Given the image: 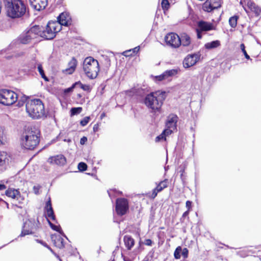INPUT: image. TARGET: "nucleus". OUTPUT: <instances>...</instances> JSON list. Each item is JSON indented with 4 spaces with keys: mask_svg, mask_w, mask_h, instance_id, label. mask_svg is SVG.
<instances>
[{
    "mask_svg": "<svg viewBox=\"0 0 261 261\" xmlns=\"http://www.w3.org/2000/svg\"><path fill=\"white\" fill-rule=\"evenodd\" d=\"M40 131L37 127H28L22 135L21 146L27 149L32 150L38 145Z\"/></svg>",
    "mask_w": 261,
    "mask_h": 261,
    "instance_id": "f257e3e1",
    "label": "nucleus"
},
{
    "mask_svg": "<svg viewBox=\"0 0 261 261\" xmlns=\"http://www.w3.org/2000/svg\"><path fill=\"white\" fill-rule=\"evenodd\" d=\"M7 15L11 18H18L26 13L27 7L22 0H3Z\"/></svg>",
    "mask_w": 261,
    "mask_h": 261,
    "instance_id": "f03ea898",
    "label": "nucleus"
},
{
    "mask_svg": "<svg viewBox=\"0 0 261 261\" xmlns=\"http://www.w3.org/2000/svg\"><path fill=\"white\" fill-rule=\"evenodd\" d=\"M166 98L165 91H156L147 94L144 100V103L149 109L153 111H159Z\"/></svg>",
    "mask_w": 261,
    "mask_h": 261,
    "instance_id": "7ed1b4c3",
    "label": "nucleus"
},
{
    "mask_svg": "<svg viewBox=\"0 0 261 261\" xmlns=\"http://www.w3.org/2000/svg\"><path fill=\"white\" fill-rule=\"evenodd\" d=\"M25 108L29 115L34 119H39L45 115L43 103L39 99L27 100Z\"/></svg>",
    "mask_w": 261,
    "mask_h": 261,
    "instance_id": "20e7f679",
    "label": "nucleus"
},
{
    "mask_svg": "<svg viewBox=\"0 0 261 261\" xmlns=\"http://www.w3.org/2000/svg\"><path fill=\"white\" fill-rule=\"evenodd\" d=\"M83 70L88 78L95 79L99 71L98 62L92 57H87L83 62Z\"/></svg>",
    "mask_w": 261,
    "mask_h": 261,
    "instance_id": "39448f33",
    "label": "nucleus"
},
{
    "mask_svg": "<svg viewBox=\"0 0 261 261\" xmlns=\"http://www.w3.org/2000/svg\"><path fill=\"white\" fill-rule=\"evenodd\" d=\"M44 212L45 214V216L47 219V222L50 227V228L55 231L58 232L62 236L65 237L67 239V237L65 236L64 233L63 232L61 226L60 225L57 226L52 223L48 219V218H50L53 221L57 222V220L56 218L55 215L54 214V212L52 207L51 199L50 197H49L48 200L46 202L45 206L44 207Z\"/></svg>",
    "mask_w": 261,
    "mask_h": 261,
    "instance_id": "423d86ee",
    "label": "nucleus"
},
{
    "mask_svg": "<svg viewBox=\"0 0 261 261\" xmlns=\"http://www.w3.org/2000/svg\"><path fill=\"white\" fill-rule=\"evenodd\" d=\"M41 33L40 37L49 40L56 36V34L61 30V27L58 22L49 21L45 30L40 26Z\"/></svg>",
    "mask_w": 261,
    "mask_h": 261,
    "instance_id": "0eeeda50",
    "label": "nucleus"
},
{
    "mask_svg": "<svg viewBox=\"0 0 261 261\" xmlns=\"http://www.w3.org/2000/svg\"><path fill=\"white\" fill-rule=\"evenodd\" d=\"M41 27L39 25H34L26 31L19 37L20 42L22 44H28L40 37Z\"/></svg>",
    "mask_w": 261,
    "mask_h": 261,
    "instance_id": "6e6552de",
    "label": "nucleus"
},
{
    "mask_svg": "<svg viewBox=\"0 0 261 261\" xmlns=\"http://www.w3.org/2000/svg\"><path fill=\"white\" fill-rule=\"evenodd\" d=\"M39 221L34 219H30L23 223L21 233L18 237H23L27 235L35 233L39 228Z\"/></svg>",
    "mask_w": 261,
    "mask_h": 261,
    "instance_id": "1a4fd4ad",
    "label": "nucleus"
},
{
    "mask_svg": "<svg viewBox=\"0 0 261 261\" xmlns=\"http://www.w3.org/2000/svg\"><path fill=\"white\" fill-rule=\"evenodd\" d=\"M17 99V94L14 92L7 89L0 90V103L10 106L14 103Z\"/></svg>",
    "mask_w": 261,
    "mask_h": 261,
    "instance_id": "9d476101",
    "label": "nucleus"
},
{
    "mask_svg": "<svg viewBox=\"0 0 261 261\" xmlns=\"http://www.w3.org/2000/svg\"><path fill=\"white\" fill-rule=\"evenodd\" d=\"M128 202L124 198H118L116 200L115 211L119 216L124 215L128 210Z\"/></svg>",
    "mask_w": 261,
    "mask_h": 261,
    "instance_id": "9b49d317",
    "label": "nucleus"
},
{
    "mask_svg": "<svg viewBox=\"0 0 261 261\" xmlns=\"http://www.w3.org/2000/svg\"><path fill=\"white\" fill-rule=\"evenodd\" d=\"M180 71L179 68L172 69L164 71L162 74L156 76L155 79L156 81H165L170 82L172 78L175 76Z\"/></svg>",
    "mask_w": 261,
    "mask_h": 261,
    "instance_id": "f8f14e48",
    "label": "nucleus"
},
{
    "mask_svg": "<svg viewBox=\"0 0 261 261\" xmlns=\"http://www.w3.org/2000/svg\"><path fill=\"white\" fill-rule=\"evenodd\" d=\"M165 41L167 45L173 48H177L180 45V37L174 33L168 34L165 37Z\"/></svg>",
    "mask_w": 261,
    "mask_h": 261,
    "instance_id": "ddd939ff",
    "label": "nucleus"
},
{
    "mask_svg": "<svg viewBox=\"0 0 261 261\" xmlns=\"http://www.w3.org/2000/svg\"><path fill=\"white\" fill-rule=\"evenodd\" d=\"M201 55L199 53L190 54L187 56L183 61V66L188 68L194 66L199 60Z\"/></svg>",
    "mask_w": 261,
    "mask_h": 261,
    "instance_id": "4468645a",
    "label": "nucleus"
},
{
    "mask_svg": "<svg viewBox=\"0 0 261 261\" xmlns=\"http://www.w3.org/2000/svg\"><path fill=\"white\" fill-rule=\"evenodd\" d=\"M58 22L60 25L68 26L71 24V18L69 13L63 12L57 17Z\"/></svg>",
    "mask_w": 261,
    "mask_h": 261,
    "instance_id": "2eb2a0df",
    "label": "nucleus"
},
{
    "mask_svg": "<svg viewBox=\"0 0 261 261\" xmlns=\"http://www.w3.org/2000/svg\"><path fill=\"white\" fill-rule=\"evenodd\" d=\"M48 162L50 164L63 166L66 163V158L62 154L57 155L50 157L48 159Z\"/></svg>",
    "mask_w": 261,
    "mask_h": 261,
    "instance_id": "dca6fc26",
    "label": "nucleus"
},
{
    "mask_svg": "<svg viewBox=\"0 0 261 261\" xmlns=\"http://www.w3.org/2000/svg\"><path fill=\"white\" fill-rule=\"evenodd\" d=\"M178 118L176 115L174 114H170L167 118L166 127L175 129L176 128V123L178 121Z\"/></svg>",
    "mask_w": 261,
    "mask_h": 261,
    "instance_id": "f3484780",
    "label": "nucleus"
},
{
    "mask_svg": "<svg viewBox=\"0 0 261 261\" xmlns=\"http://www.w3.org/2000/svg\"><path fill=\"white\" fill-rule=\"evenodd\" d=\"M30 4L35 10L40 11L45 8L47 0H30Z\"/></svg>",
    "mask_w": 261,
    "mask_h": 261,
    "instance_id": "a211bd4d",
    "label": "nucleus"
},
{
    "mask_svg": "<svg viewBox=\"0 0 261 261\" xmlns=\"http://www.w3.org/2000/svg\"><path fill=\"white\" fill-rule=\"evenodd\" d=\"M51 241L54 242V245L59 248H63L65 245L64 243V239L60 235L54 234L50 236Z\"/></svg>",
    "mask_w": 261,
    "mask_h": 261,
    "instance_id": "6ab92c4d",
    "label": "nucleus"
},
{
    "mask_svg": "<svg viewBox=\"0 0 261 261\" xmlns=\"http://www.w3.org/2000/svg\"><path fill=\"white\" fill-rule=\"evenodd\" d=\"M10 155L5 151H0V167H5L10 162Z\"/></svg>",
    "mask_w": 261,
    "mask_h": 261,
    "instance_id": "aec40b11",
    "label": "nucleus"
},
{
    "mask_svg": "<svg viewBox=\"0 0 261 261\" xmlns=\"http://www.w3.org/2000/svg\"><path fill=\"white\" fill-rule=\"evenodd\" d=\"M198 28L201 31H208L214 30V27L212 23L204 21H200L198 23Z\"/></svg>",
    "mask_w": 261,
    "mask_h": 261,
    "instance_id": "412c9836",
    "label": "nucleus"
},
{
    "mask_svg": "<svg viewBox=\"0 0 261 261\" xmlns=\"http://www.w3.org/2000/svg\"><path fill=\"white\" fill-rule=\"evenodd\" d=\"M77 65V61L74 58H72V59L68 63V68H66L65 70H63V72L67 74H72L75 70V68Z\"/></svg>",
    "mask_w": 261,
    "mask_h": 261,
    "instance_id": "4be33fe9",
    "label": "nucleus"
},
{
    "mask_svg": "<svg viewBox=\"0 0 261 261\" xmlns=\"http://www.w3.org/2000/svg\"><path fill=\"white\" fill-rule=\"evenodd\" d=\"M247 6L248 8L256 15H259L261 14V9L253 1L251 0L248 1Z\"/></svg>",
    "mask_w": 261,
    "mask_h": 261,
    "instance_id": "5701e85b",
    "label": "nucleus"
},
{
    "mask_svg": "<svg viewBox=\"0 0 261 261\" xmlns=\"http://www.w3.org/2000/svg\"><path fill=\"white\" fill-rule=\"evenodd\" d=\"M168 185V180L165 179L161 181L156 187L153 190L152 196H156L158 193L162 191L164 188H166Z\"/></svg>",
    "mask_w": 261,
    "mask_h": 261,
    "instance_id": "b1692460",
    "label": "nucleus"
},
{
    "mask_svg": "<svg viewBox=\"0 0 261 261\" xmlns=\"http://www.w3.org/2000/svg\"><path fill=\"white\" fill-rule=\"evenodd\" d=\"M180 45L184 46H188L191 44V38L189 35L186 33H183L180 37Z\"/></svg>",
    "mask_w": 261,
    "mask_h": 261,
    "instance_id": "393cba45",
    "label": "nucleus"
},
{
    "mask_svg": "<svg viewBox=\"0 0 261 261\" xmlns=\"http://www.w3.org/2000/svg\"><path fill=\"white\" fill-rule=\"evenodd\" d=\"M123 240L126 247L128 250H130L135 244L133 238L129 236H125Z\"/></svg>",
    "mask_w": 261,
    "mask_h": 261,
    "instance_id": "a878e982",
    "label": "nucleus"
},
{
    "mask_svg": "<svg viewBox=\"0 0 261 261\" xmlns=\"http://www.w3.org/2000/svg\"><path fill=\"white\" fill-rule=\"evenodd\" d=\"M220 45V42L219 40L213 41L211 42L206 43L204 45L205 47L208 49H211L217 48Z\"/></svg>",
    "mask_w": 261,
    "mask_h": 261,
    "instance_id": "bb28decb",
    "label": "nucleus"
},
{
    "mask_svg": "<svg viewBox=\"0 0 261 261\" xmlns=\"http://www.w3.org/2000/svg\"><path fill=\"white\" fill-rule=\"evenodd\" d=\"M239 19L238 15H234L229 19V24L231 28H234L237 25V21Z\"/></svg>",
    "mask_w": 261,
    "mask_h": 261,
    "instance_id": "cd10ccee",
    "label": "nucleus"
},
{
    "mask_svg": "<svg viewBox=\"0 0 261 261\" xmlns=\"http://www.w3.org/2000/svg\"><path fill=\"white\" fill-rule=\"evenodd\" d=\"M6 196H18L19 195V192L18 190L13 188H9L6 191Z\"/></svg>",
    "mask_w": 261,
    "mask_h": 261,
    "instance_id": "c85d7f7f",
    "label": "nucleus"
},
{
    "mask_svg": "<svg viewBox=\"0 0 261 261\" xmlns=\"http://www.w3.org/2000/svg\"><path fill=\"white\" fill-rule=\"evenodd\" d=\"M215 8V7H214L211 4V0H207L204 4L203 9H204V11H206L207 12H211V11H212Z\"/></svg>",
    "mask_w": 261,
    "mask_h": 261,
    "instance_id": "c756f323",
    "label": "nucleus"
},
{
    "mask_svg": "<svg viewBox=\"0 0 261 261\" xmlns=\"http://www.w3.org/2000/svg\"><path fill=\"white\" fill-rule=\"evenodd\" d=\"M38 70L41 75V77L45 81H48L49 80L45 75L44 70L43 69V68L42 67L41 64H38L37 66Z\"/></svg>",
    "mask_w": 261,
    "mask_h": 261,
    "instance_id": "7c9ffc66",
    "label": "nucleus"
},
{
    "mask_svg": "<svg viewBox=\"0 0 261 261\" xmlns=\"http://www.w3.org/2000/svg\"><path fill=\"white\" fill-rule=\"evenodd\" d=\"M74 86H79L81 89L84 90V91H89L90 90V87L89 85H83L80 82H76L74 84Z\"/></svg>",
    "mask_w": 261,
    "mask_h": 261,
    "instance_id": "2f4dec72",
    "label": "nucleus"
},
{
    "mask_svg": "<svg viewBox=\"0 0 261 261\" xmlns=\"http://www.w3.org/2000/svg\"><path fill=\"white\" fill-rule=\"evenodd\" d=\"M139 49H140L139 46H137V47L134 48L132 49H130V50H126V51H124L123 53V55H124L125 56H129L132 55V54H128L129 53L132 51L134 54H136L139 51Z\"/></svg>",
    "mask_w": 261,
    "mask_h": 261,
    "instance_id": "473e14b6",
    "label": "nucleus"
},
{
    "mask_svg": "<svg viewBox=\"0 0 261 261\" xmlns=\"http://www.w3.org/2000/svg\"><path fill=\"white\" fill-rule=\"evenodd\" d=\"M181 251L182 248L180 246H178L175 249L174 252V256L175 259H178L180 258V253Z\"/></svg>",
    "mask_w": 261,
    "mask_h": 261,
    "instance_id": "72a5a7b5",
    "label": "nucleus"
},
{
    "mask_svg": "<svg viewBox=\"0 0 261 261\" xmlns=\"http://www.w3.org/2000/svg\"><path fill=\"white\" fill-rule=\"evenodd\" d=\"M82 111V108L81 107L78 108H72L70 110L71 115H75L80 114Z\"/></svg>",
    "mask_w": 261,
    "mask_h": 261,
    "instance_id": "f704fd0d",
    "label": "nucleus"
},
{
    "mask_svg": "<svg viewBox=\"0 0 261 261\" xmlns=\"http://www.w3.org/2000/svg\"><path fill=\"white\" fill-rule=\"evenodd\" d=\"M41 187L40 185H35L33 187V191L35 195H40L42 193L40 191V189Z\"/></svg>",
    "mask_w": 261,
    "mask_h": 261,
    "instance_id": "c9c22d12",
    "label": "nucleus"
},
{
    "mask_svg": "<svg viewBox=\"0 0 261 261\" xmlns=\"http://www.w3.org/2000/svg\"><path fill=\"white\" fill-rule=\"evenodd\" d=\"M109 196H116L117 195L122 194V192L116 190H110L108 191Z\"/></svg>",
    "mask_w": 261,
    "mask_h": 261,
    "instance_id": "e433bc0d",
    "label": "nucleus"
},
{
    "mask_svg": "<svg viewBox=\"0 0 261 261\" xmlns=\"http://www.w3.org/2000/svg\"><path fill=\"white\" fill-rule=\"evenodd\" d=\"M87 166L83 162H80L78 165V169L81 171H85L87 170Z\"/></svg>",
    "mask_w": 261,
    "mask_h": 261,
    "instance_id": "4c0bfd02",
    "label": "nucleus"
},
{
    "mask_svg": "<svg viewBox=\"0 0 261 261\" xmlns=\"http://www.w3.org/2000/svg\"><path fill=\"white\" fill-rule=\"evenodd\" d=\"M90 119V118L89 116L84 117L82 120H81L80 124L83 126L86 125L89 122Z\"/></svg>",
    "mask_w": 261,
    "mask_h": 261,
    "instance_id": "58836bf2",
    "label": "nucleus"
},
{
    "mask_svg": "<svg viewBox=\"0 0 261 261\" xmlns=\"http://www.w3.org/2000/svg\"><path fill=\"white\" fill-rule=\"evenodd\" d=\"M240 48L242 51V52L243 53L246 59H250V57L247 54L246 50H245V45L243 44V43H242L240 45Z\"/></svg>",
    "mask_w": 261,
    "mask_h": 261,
    "instance_id": "ea45409f",
    "label": "nucleus"
},
{
    "mask_svg": "<svg viewBox=\"0 0 261 261\" xmlns=\"http://www.w3.org/2000/svg\"><path fill=\"white\" fill-rule=\"evenodd\" d=\"M161 5L163 9L164 10H167L169 6V3L168 0H162Z\"/></svg>",
    "mask_w": 261,
    "mask_h": 261,
    "instance_id": "a19ab883",
    "label": "nucleus"
},
{
    "mask_svg": "<svg viewBox=\"0 0 261 261\" xmlns=\"http://www.w3.org/2000/svg\"><path fill=\"white\" fill-rule=\"evenodd\" d=\"M173 129L172 128L166 127V128L162 133L164 134V135L166 137V136H167L171 134V133L173 132Z\"/></svg>",
    "mask_w": 261,
    "mask_h": 261,
    "instance_id": "79ce46f5",
    "label": "nucleus"
},
{
    "mask_svg": "<svg viewBox=\"0 0 261 261\" xmlns=\"http://www.w3.org/2000/svg\"><path fill=\"white\" fill-rule=\"evenodd\" d=\"M181 253L184 258H187L188 257L189 250L187 248H184Z\"/></svg>",
    "mask_w": 261,
    "mask_h": 261,
    "instance_id": "37998d69",
    "label": "nucleus"
},
{
    "mask_svg": "<svg viewBox=\"0 0 261 261\" xmlns=\"http://www.w3.org/2000/svg\"><path fill=\"white\" fill-rule=\"evenodd\" d=\"M162 140H166V137L165 136L163 133L155 138V142H158Z\"/></svg>",
    "mask_w": 261,
    "mask_h": 261,
    "instance_id": "c03bdc74",
    "label": "nucleus"
},
{
    "mask_svg": "<svg viewBox=\"0 0 261 261\" xmlns=\"http://www.w3.org/2000/svg\"><path fill=\"white\" fill-rule=\"evenodd\" d=\"M87 141V138L86 137H83L80 140L81 145H84Z\"/></svg>",
    "mask_w": 261,
    "mask_h": 261,
    "instance_id": "a18cd8bd",
    "label": "nucleus"
},
{
    "mask_svg": "<svg viewBox=\"0 0 261 261\" xmlns=\"http://www.w3.org/2000/svg\"><path fill=\"white\" fill-rule=\"evenodd\" d=\"M152 243V242L150 239H146L145 241V244L147 246H151Z\"/></svg>",
    "mask_w": 261,
    "mask_h": 261,
    "instance_id": "49530a36",
    "label": "nucleus"
},
{
    "mask_svg": "<svg viewBox=\"0 0 261 261\" xmlns=\"http://www.w3.org/2000/svg\"><path fill=\"white\" fill-rule=\"evenodd\" d=\"M196 32H197V38L198 39H201V37H202V35L201 34V31L199 29L197 28L196 29Z\"/></svg>",
    "mask_w": 261,
    "mask_h": 261,
    "instance_id": "de8ad7c7",
    "label": "nucleus"
},
{
    "mask_svg": "<svg viewBox=\"0 0 261 261\" xmlns=\"http://www.w3.org/2000/svg\"><path fill=\"white\" fill-rule=\"evenodd\" d=\"M192 205V202L190 201H187L186 202V207L188 208V209L189 210L191 207Z\"/></svg>",
    "mask_w": 261,
    "mask_h": 261,
    "instance_id": "09e8293b",
    "label": "nucleus"
},
{
    "mask_svg": "<svg viewBox=\"0 0 261 261\" xmlns=\"http://www.w3.org/2000/svg\"><path fill=\"white\" fill-rule=\"evenodd\" d=\"M42 245L48 249L51 252H54L52 249L45 242L43 243Z\"/></svg>",
    "mask_w": 261,
    "mask_h": 261,
    "instance_id": "8fccbe9b",
    "label": "nucleus"
},
{
    "mask_svg": "<svg viewBox=\"0 0 261 261\" xmlns=\"http://www.w3.org/2000/svg\"><path fill=\"white\" fill-rule=\"evenodd\" d=\"M245 3H247L246 2H244V1H243V0H241L240 1V4L242 6V7H243L244 9L245 10V11L247 12L246 8L244 6V4H245Z\"/></svg>",
    "mask_w": 261,
    "mask_h": 261,
    "instance_id": "3c124183",
    "label": "nucleus"
},
{
    "mask_svg": "<svg viewBox=\"0 0 261 261\" xmlns=\"http://www.w3.org/2000/svg\"><path fill=\"white\" fill-rule=\"evenodd\" d=\"M122 257L124 261H132V259L129 257L124 256L123 254H122Z\"/></svg>",
    "mask_w": 261,
    "mask_h": 261,
    "instance_id": "603ef678",
    "label": "nucleus"
},
{
    "mask_svg": "<svg viewBox=\"0 0 261 261\" xmlns=\"http://www.w3.org/2000/svg\"><path fill=\"white\" fill-rule=\"evenodd\" d=\"M75 87H76V86H74V84L72 86V87H71L70 88H69L65 90V92H70L72 90V89L75 88Z\"/></svg>",
    "mask_w": 261,
    "mask_h": 261,
    "instance_id": "864d4df0",
    "label": "nucleus"
},
{
    "mask_svg": "<svg viewBox=\"0 0 261 261\" xmlns=\"http://www.w3.org/2000/svg\"><path fill=\"white\" fill-rule=\"evenodd\" d=\"M6 189V187L5 185L0 184V191L4 190Z\"/></svg>",
    "mask_w": 261,
    "mask_h": 261,
    "instance_id": "5fc2aeb1",
    "label": "nucleus"
},
{
    "mask_svg": "<svg viewBox=\"0 0 261 261\" xmlns=\"http://www.w3.org/2000/svg\"><path fill=\"white\" fill-rule=\"evenodd\" d=\"M189 210H188L187 211H186L184 213V214H182V217H186V216H187L189 215Z\"/></svg>",
    "mask_w": 261,
    "mask_h": 261,
    "instance_id": "6e6d98bb",
    "label": "nucleus"
},
{
    "mask_svg": "<svg viewBox=\"0 0 261 261\" xmlns=\"http://www.w3.org/2000/svg\"><path fill=\"white\" fill-rule=\"evenodd\" d=\"M36 241L37 243L41 244V245H43V243L44 242V241H43L42 240H38V239H36Z\"/></svg>",
    "mask_w": 261,
    "mask_h": 261,
    "instance_id": "4d7b16f0",
    "label": "nucleus"
},
{
    "mask_svg": "<svg viewBox=\"0 0 261 261\" xmlns=\"http://www.w3.org/2000/svg\"><path fill=\"white\" fill-rule=\"evenodd\" d=\"M97 128H98V126H97V125H94V126H93V130L94 132H96L97 130Z\"/></svg>",
    "mask_w": 261,
    "mask_h": 261,
    "instance_id": "13d9d810",
    "label": "nucleus"
},
{
    "mask_svg": "<svg viewBox=\"0 0 261 261\" xmlns=\"http://www.w3.org/2000/svg\"><path fill=\"white\" fill-rule=\"evenodd\" d=\"M12 198V199H13V200H15V199H16L17 200L18 199V198H22V197H14V196H13V197H11Z\"/></svg>",
    "mask_w": 261,
    "mask_h": 261,
    "instance_id": "bf43d9fd",
    "label": "nucleus"
},
{
    "mask_svg": "<svg viewBox=\"0 0 261 261\" xmlns=\"http://www.w3.org/2000/svg\"><path fill=\"white\" fill-rule=\"evenodd\" d=\"M100 250H101V247L100 246L99 248V250L97 251V252H98V254L100 253Z\"/></svg>",
    "mask_w": 261,
    "mask_h": 261,
    "instance_id": "052dcab7",
    "label": "nucleus"
},
{
    "mask_svg": "<svg viewBox=\"0 0 261 261\" xmlns=\"http://www.w3.org/2000/svg\"><path fill=\"white\" fill-rule=\"evenodd\" d=\"M105 113H102L101 115V117L102 118L103 117H105Z\"/></svg>",
    "mask_w": 261,
    "mask_h": 261,
    "instance_id": "680f3d73",
    "label": "nucleus"
},
{
    "mask_svg": "<svg viewBox=\"0 0 261 261\" xmlns=\"http://www.w3.org/2000/svg\"><path fill=\"white\" fill-rule=\"evenodd\" d=\"M153 199L155 198L154 196H153V197H151Z\"/></svg>",
    "mask_w": 261,
    "mask_h": 261,
    "instance_id": "e2e57ef3",
    "label": "nucleus"
},
{
    "mask_svg": "<svg viewBox=\"0 0 261 261\" xmlns=\"http://www.w3.org/2000/svg\"><path fill=\"white\" fill-rule=\"evenodd\" d=\"M7 205V207H8V203H7V202H6Z\"/></svg>",
    "mask_w": 261,
    "mask_h": 261,
    "instance_id": "0e129e2a",
    "label": "nucleus"
},
{
    "mask_svg": "<svg viewBox=\"0 0 261 261\" xmlns=\"http://www.w3.org/2000/svg\"><path fill=\"white\" fill-rule=\"evenodd\" d=\"M67 141H68V142H70V141H71V140H67Z\"/></svg>",
    "mask_w": 261,
    "mask_h": 261,
    "instance_id": "69168bd1",
    "label": "nucleus"
},
{
    "mask_svg": "<svg viewBox=\"0 0 261 261\" xmlns=\"http://www.w3.org/2000/svg\"><path fill=\"white\" fill-rule=\"evenodd\" d=\"M112 261H114V259L112 260Z\"/></svg>",
    "mask_w": 261,
    "mask_h": 261,
    "instance_id": "338daca9",
    "label": "nucleus"
}]
</instances>
